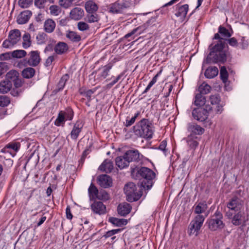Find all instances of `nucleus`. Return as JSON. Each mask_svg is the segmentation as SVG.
<instances>
[{
  "label": "nucleus",
  "mask_w": 249,
  "mask_h": 249,
  "mask_svg": "<svg viewBox=\"0 0 249 249\" xmlns=\"http://www.w3.org/2000/svg\"><path fill=\"white\" fill-rule=\"evenodd\" d=\"M233 33L232 29L229 31L225 27L220 26L218 28V33L214 35L213 39H218L216 42H213L209 46L210 53L206 58L208 63H224L227 57L230 56L228 51V47H226V39L230 37Z\"/></svg>",
  "instance_id": "obj_1"
},
{
  "label": "nucleus",
  "mask_w": 249,
  "mask_h": 249,
  "mask_svg": "<svg viewBox=\"0 0 249 249\" xmlns=\"http://www.w3.org/2000/svg\"><path fill=\"white\" fill-rule=\"evenodd\" d=\"M131 175L133 178L141 181L142 186L148 190L153 186V179L156 176L155 173L152 170L145 167L132 168Z\"/></svg>",
  "instance_id": "obj_2"
},
{
  "label": "nucleus",
  "mask_w": 249,
  "mask_h": 249,
  "mask_svg": "<svg viewBox=\"0 0 249 249\" xmlns=\"http://www.w3.org/2000/svg\"><path fill=\"white\" fill-rule=\"evenodd\" d=\"M133 131L137 136L150 140L153 137L155 130L149 120L142 119L133 126Z\"/></svg>",
  "instance_id": "obj_3"
},
{
  "label": "nucleus",
  "mask_w": 249,
  "mask_h": 249,
  "mask_svg": "<svg viewBox=\"0 0 249 249\" xmlns=\"http://www.w3.org/2000/svg\"><path fill=\"white\" fill-rule=\"evenodd\" d=\"M124 192L127 200L129 202L137 201L142 196V192L138 190L136 185L133 182H129L124 186Z\"/></svg>",
  "instance_id": "obj_4"
},
{
  "label": "nucleus",
  "mask_w": 249,
  "mask_h": 249,
  "mask_svg": "<svg viewBox=\"0 0 249 249\" xmlns=\"http://www.w3.org/2000/svg\"><path fill=\"white\" fill-rule=\"evenodd\" d=\"M205 217L202 214L197 215L191 221L188 227V233L190 235L195 234L197 236L202 226Z\"/></svg>",
  "instance_id": "obj_5"
},
{
  "label": "nucleus",
  "mask_w": 249,
  "mask_h": 249,
  "mask_svg": "<svg viewBox=\"0 0 249 249\" xmlns=\"http://www.w3.org/2000/svg\"><path fill=\"white\" fill-rule=\"evenodd\" d=\"M212 107L209 105H206L205 108L197 107L193 109L192 115L193 118L198 122H205L208 118L209 111Z\"/></svg>",
  "instance_id": "obj_6"
},
{
  "label": "nucleus",
  "mask_w": 249,
  "mask_h": 249,
  "mask_svg": "<svg viewBox=\"0 0 249 249\" xmlns=\"http://www.w3.org/2000/svg\"><path fill=\"white\" fill-rule=\"evenodd\" d=\"M131 5L129 0H117L110 5L109 12L112 14L121 13L124 10L129 8Z\"/></svg>",
  "instance_id": "obj_7"
},
{
  "label": "nucleus",
  "mask_w": 249,
  "mask_h": 249,
  "mask_svg": "<svg viewBox=\"0 0 249 249\" xmlns=\"http://www.w3.org/2000/svg\"><path fill=\"white\" fill-rule=\"evenodd\" d=\"M226 216L231 220V223L236 226H240L245 223L244 212L241 211L236 212H226Z\"/></svg>",
  "instance_id": "obj_8"
},
{
  "label": "nucleus",
  "mask_w": 249,
  "mask_h": 249,
  "mask_svg": "<svg viewBox=\"0 0 249 249\" xmlns=\"http://www.w3.org/2000/svg\"><path fill=\"white\" fill-rule=\"evenodd\" d=\"M228 211L226 212H236L243 209L244 201L237 196H234L227 203Z\"/></svg>",
  "instance_id": "obj_9"
},
{
  "label": "nucleus",
  "mask_w": 249,
  "mask_h": 249,
  "mask_svg": "<svg viewBox=\"0 0 249 249\" xmlns=\"http://www.w3.org/2000/svg\"><path fill=\"white\" fill-rule=\"evenodd\" d=\"M125 156L128 162H139L143 159V155L136 149H132L126 151L124 153Z\"/></svg>",
  "instance_id": "obj_10"
},
{
  "label": "nucleus",
  "mask_w": 249,
  "mask_h": 249,
  "mask_svg": "<svg viewBox=\"0 0 249 249\" xmlns=\"http://www.w3.org/2000/svg\"><path fill=\"white\" fill-rule=\"evenodd\" d=\"M206 223L208 224L209 229L212 231L221 230L225 227V224L222 220L211 217L207 220Z\"/></svg>",
  "instance_id": "obj_11"
},
{
  "label": "nucleus",
  "mask_w": 249,
  "mask_h": 249,
  "mask_svg": "<svg viewBox=\"0 0 249 249\" xmlns=\"http://www.w3.org/2000/svg\"><path fill=\"white\" fill-rule=\"evenodd\" d=\"M83 126L84 124L82 121L79 120L76 122L70 134L71 137L72 139L76 140L77 139L79 134L82 131Z\"/></svg>",
  "instance_id": "obj_12"
},
{
  "label": "nucleus",
  "mask_w": 249,
  "mask_h": 249,
  "mask_svg": "<svg viewBox=\"0 0 249 249\" xmlns=\"http://www.w3.org/2000/svg\"><path fill=\"white\" fill-rule=\"evenodd\" d=\"M91 209L95 213L99 215L106 213V206L101 201H94L91 205Z\"/></svg>",
  "instance_id": "obj_13"
},
{
  "label": "nucleus",
  "mask_w": 249,
  "mask_h": 249,
  "mask_svg": "<svg viewBox=\"0 0 249 249\" xmlns=\"http://www.w3.org/2000/svg\"><path fill=\"white\" fill-rule=\"evenodd\" d=\"M30 57L28 60V63L30 66L36 67L40 62V58L38 51H31L29 54Z\"/></svg>",
  "instance_id": "obj_14"
},
{
  "label": "nucleus",
  "mask_w": 249,
  "mask_h": 249,
  "mask_svg": "<svg viewBox=\"0 0 249 249\" xmlns=\"http://www.w3.org/2000/svg\"><path fill=\"white\" fill-rule=\"evenodd\" d=\"M98 182L101 187L107 188L111 186L112 179L109 176L107 175H102L99 176Z\"/></svg>",
  "instance_id": "obj_15"
},
{
  "label": "nucleus",
  "mask_w": 249,
  "mask_h": 249,
  "mask_svg": "<svg viewBox=\"0 0 249 249\" xmlns=\"http://www.w3.org/2000/svg\"><path fill=\"white\" fill-rule=\"evenodd\" d=\"M187 130L195 135H202L205 131L199 125L193 123H189L187 124Z\"/></svg>",
  "instance_id": "obj_16"
},
{
  "label": "nucleus",
  "mask_w": 249,
  "mask_h": 249,
  "mask_svg": "<svg viewBox=\"0 0 249 249\" xmlns=\"http://www.w3.org/2000/svg\"><path fill=\"white\" fill-rule=\"evenodd\" d=\"M32 13L29 10H26L21 12L18 16L17 21L19 24L26 23L31 18Z\"/></svg>",
  "instance_id": "obj_17"
},
{
  "label": "nucleus",
  "mask_w": 249,
  "mask_h": 249,
  "mask_svg": "<svg viewBox=\"0 0 249 249\" xmlns=\"http://www.w3.org/2000/svg\"><path fill=\"white\" fill-rule=\"evenodd\" d=\"M84 11L80 7H75L70 12V18L74 20H78L81 19L84 16Z\"/></svg>",
  "instance_id": "obj_18"
},
{
  "label": "nucleus",
  "mask_w": 249,
  "mask_h": 249,
  "mask_svg": "<svg viewBox=\"0 0 249 249\" xmlns=\"http://www.w3.org/2000/svg\"><path fill=\"white\" fill-rule=\"evenodd\" d=\"M113 168V164L112 161L111 160L107 159L99 166V170L106 173H109L111 172Z\"/></svg>",
  "instance_id": "obj_19"
},
{
  "label": "nucleus",
  "mask_w": 249,
  "mask_h": 249,
  "mask_svg": "<svg viewBox=\"0 0 249 249\" xmlns=\"http://www.w3.org/2000/svg\"><path fill=\"white\" fill-rule=\"evenodd\" d=\"M131 210L130 205L127 203L120 204L118 206V213L122 216L128 214Z\"/></svg>",
  "instance_id": "obj_20"
},
{
  "label": "nucleus",
  "mask_w": 249,
  "mask_h": 249,
  "mask_svg": "<svg viewBox=\"0 0 249 249\" xmlns=\"http://www.w3.org/2000/svg\"><path fill=\"white\" fill-rule=\"evenodd\" d=\"M68 46L66 43L59 42L55 45L54 50L56 54H62L68 51Z\"/></svg>",
  "instance_id": "obj_21"
},
{
  "label": "nucleus",
  "mask_w": 249,
  "mask_h": 249,
  "mask_svg": "<svg viewBox=\"0 0 249 249\" xmlns=\"http://www.w3.org/2000/svg\"><path fill=\"white\" fill-rule=\"evenodd\" d=\"M9 39H11V41L16 44L18 41L20 40L21 34L20 32L18 29H14L11 30L9 34Z\"/></svg>",
  "instance_id": "obj_22"
},
{
  "label": "nucleus",
  "mask_w": 249,
  "mask_h": 249,
  "mask_svg": "<svg viewBox=\"0 0 249 249\" xmlns=\"http://www.w3.org/2000/svg\"><path fill=\"white\" fill-rule=\"evenodd\" d=\"M56 26L55 22L52 19L48 18L45 20L44 24V30L48 33H51L55 29Z\"/></svg>",
  "instance_id": "obj_23"
},
{
  "label": "nucleus",
  "mask_w": 249,
  "mask_h": 249,
  "mask_svg": "<svg viewBox=\"0 0 249 249\" xmlns=\"http://www.w3.org/2000/svg\"><path fill=\"white\" fill-rule=\"evenodd\" d=\"M113 66V63H109L99 69L101 71L100 73L99 74L100 77L105 79L109 75L110 70Z\"/></svg>",
  "instance_id": "obj_24"
},
{
  "label": "nucleus",
  "mask_w": 249,
  "mask_h": 249,
  "mask_svg": "<svg viewBox=\"0 0 249 249\" xmlns=\"http://www.w3.org/2000/svg\"><path fill=\"white\" fill-rule=\"evenodd\" d=\"M12 84L9 80H3L0 83V93L5 94L12 89Z\"/></svg>",
  "instance_id": "obj_25"
},
{
  "label": "nucleus",
  "mask_w": 249,
  "mask_h": 249,
  "mask_svg": "<svg viewBox=\"0 0 249 249\" xmlns=\"http://www.w3.org/2000/svg\"><path fill=\"white\" fill-rule=\"evenodd\" d=\"M115 162L116 165L120 169L128 166L129 164L124 154L123 156L117 157L116 158Z\"/></svg>",
  "instance_id": "obj_26"
},
{
  "label": "nucleus",
  "mask_w": 249,
  "mask_h": 249,
  "mask_svg": "<svg viewBox=\"0 0 249 249\" xmlns=\"http://www.w3.org/2000/svg\"><path fill=\"white\" fill-rule=\"evenodd\" d=\"M188 9V5L184 4L178 8V11L175 13V15L178 17H179L180 19L183 20L186 17Z\"/></svg>",
  "instance_id": "obj_27"
},
{
  "label": "nucleus",
  "mask_w": 249,
  "mask_h": 249,
  "mask_svg": "<svg viewBox=\"0 0 249 249\" xmlns=\"http://www.w3.org/2000/svg\"><path fill=\"white\" fill-rule=\"evenodd\" d=\"M218 73V70L216 67H210L206 69L205 76L206 78L211 79L215 77Z\"/></svg>",
  "instance_id": "obj_28"
},
{
  "label": "nucleus",
  "mask_w": 249,
  "mask_h": 249,
  "mask_svg": "<svg viewBox=\"0 0 249 249\" xmlns=\"http://www.w3.org/2000/svg\"><path fill=\"white\" fill-rule=\"evenodd\" d=\"M85 7L88 14L96 13L98 8L97 4L92 0L87 1Z\"/></svg>",
  "instance_id": "obj_29"
},
{
  "label": "nucleus",
  "mask_w": 249,
  "mask_h": 249,
  "mask_svg": "<svg viewBox=\"0 0 249 249\" xmlns=\"http://www.w3.org/2000/svg\"><path fill=\"white\" fill-rule=\"evenodd\" d=\"M108 221L113 225L117 227H121L125 225L127 223V220L125 219H119L116 217H110L108 219Z\"/></svg>",
  "instance_id": "obj_30"
},
{
  "label": "nucleus",
  "mask_w": 249,
  "mask_h": 249,
  "mask_svg": "<svg viewBox=\"0 0 249 249\" xmlns=\"http://www.w3.org/2000/svg\"><path fill=\"white\" fill-rule=\"evenodd\" d=\"M208 208L206 202H200L194 207V213L197 215L205 212Z\"/></svg>",
  "instance_id": "obj_31"
},
{
  "label": "nucleus",
  "mask_w": 249,
  "mask_h": 249,
  "mask_svg": "<svg viewBox=\"0 0 249 249\" xmlns=\"http://www.w3.org/2000/svg\"><path fill=\"white\" fill-rule=\"evenodd\" d=\"M66 36L73 42H78L81 40V36L74 31H68Z\"/></svg>",
  "instance_id": "obj_32"
},
{
  "label": "nucleus",
  "mask_w": 249,
  "mask_h": 249,
  "mask_svg": "<svg viewBox=\"0 0 249 249\" xmlns=\"http://www.w3.org/2000/svg\"><path fill=\"white\" fill-rule=\"evenodd\" d=\"M69 79V75L68 74L63 75L59 80L56 89V92H58L63 89L67 81Z\"/></svg>",
  "instance_id": "obj_33"
},
{
  "label": "nucleus",
  "mask_w": 249,
  "mask_h": 249,
  "mask_svg": "<svg viewBox=\"0 0 249 249\" xmlns=\"http://www.w3.org/2000/svg\"><path fill=\"white\" fill-rule=\"evenodd\" d=\"M206 103L205 97L201 94L197 93L196 95L194 104L196 106L201 107Z\"/></svg>",
  "instance_id": "obj_34"
},
{
  "label": "nucleus",
  "mask_w": 249,
  "mask_h": 249,
  "mask_svg": "<svg viewBox=\"0 0 249 249\" xmlns=\"http://www.w3.org/2000/svg\"><path fill=\"white\" fill-rule=\"evenodd\" d=\"M35 73V70L34 68L29 67L23 70L22 75L25 78H31L33 77Z\"/></svg>",
  "instance_id": "obj_35"
},
{
  "label": "nucleus",
  "mask_w": 249,
  "mask_h": 249,
  "mask_svg": "<svg viewBox=\"0 0 249 249\" xmlns=\"http://www.w3.org/2000/svg\"><path fill=\"white\" fill-rule=\"evenodd\" d=\"M19 73L17 71H10L6 74V79L5 80H9L11 82H13L16 80L17 78L19 77Z\"/></svg>",
  "instance_id": "obj_36"
},
{
  "label": "nucleus",
  "mask_w": 249,
  "mask_h": 249,
  "mask_svg": "<svg viewBox=\"0 0 249 249\" xmlns=\"http://www.w3.org/2000/svg\"><path fill=\"white\" fill-rule=\"evenodd\" d=\"M22 46L25 49L29 47L31 45V36L29 33H25L22 37Z\"/></svg>",
  "instance_id": "obj_37"
},
{
  "label": "nucleus",
  "mask_w": 249,
  "mask_h": 249,
  "mask_svg": "<svg viewBox=\"0 0 249 249\" xmlns=\"http://www.w3.org/2000/svg\"><path fill=\"white\" fill-rule=\"evenodd\" d=\"M88 192L90 197L94 198L95 197H97L99 190L97 189V187L91 183L89 188Z\"/></svg>",
  "instance_id": "obj_38"
},
{
  "label": "nucleus",
  "mask_w": 249,
  "mask_h": 249,
  "mask_svg": "<svg viewBox=\"0 0 249 249\" xmlns=\"http://www.w3.org/2000/svg\"><path fill=\"white\" fill-rule=\"evenodd\" d=\"M211 89V87L207 84L203 83L198 88L199 94H206L209 93Z\"/></svg>",
  "instance_id": "obj_39"
},
{
  "label": "nucleus",
  "mask_w": 249,
  "mask_h": 249,
  "mask_svg": "<svg viewBox=\"0 0 249 249\" xmlns=\"http://www.w3.org/2000/svg\"><path fill=\"white\" fill-rule=\"evenodd\" d=\"M99 19V17L96 13H88L86 17V20L89 23L98 22Z\"/></svg>",
  "instance_id": "obj_40"
},
{
  "label": "nucleus",
  "mask_w": 249,
  "mask_h": 249,
  "mask_svg": "<svg viewBox=\"0 0 249 249\" xmlns=\"http://www.w3.org/2000/svg\"><path fill=\"white\" fill-rule=\"evenodd\" d=\"M65 121V117L63 113V111H60L58 115L57 118L55 121L54 124L56 126H60L62 124H64Z\"/></svg>",
  "instance_id": "obj_41"
},
{
  "label": "nucleus",
  "mask_w": 249,
  "mask_h": 249,
  "mask_svg": "<svg viewBox=\"0 0 249 249\" xmlns=\"http://www.w3.org/2000/svg\"><path fill=\"white\" fill-rule=\"evenodd\" d=\"M96 198L101 200H107L109 198V195L105 190H101L99 191Z\"/></svg>",
  "instance_id": "obj_42"
},
{
  "label": "nucleus",
  "mask_w": 249,
  "mask_h": 249,
  "mask_svg": "<svg viewBox=\"0 0 249 249\" xmlns=\"http://www.w3.org/2000/svg\"><path fill=\"white\" fill-rule=\"evenodd\" d=\"M220 75L222 81L224 83H226L228 80V73L225 66H223L221 68Z\"/></svg>",
  "instance_id": "obj_43"
},
{
  "label": "nucleus",
  "mask_w": 249,
  "mask_h": 249,
  "mask_svg": "<svg viewBox=\"0 0 249 249\" xmlns=\"http://www.w3.org/2000/svg\"><path fill=\"white\" fill-rule=\"evenodd\" d=\"M75 0H59L58 3L61 7L65 9H67L72 6L73 2Z\"/></svg>",
  "instance_id": "obj_44"
},
{
  "label": "nucleus",
  "mask_w": 249,
  "mask_h": 249,
  "mask_svg": "<svg viewBox=\"0 0 249 249\" xmlns=\"http://www.w3.org/2000/svg\"><path fill=\"white\" fill-rule=\"evenodd\" d=\"M26 52L23 50H17L12 53L13 57L20 58L24 57L26 55Z\"/></svg>",
  "instance_id": "obj_45"
},
{
  "label": "nucleus",
  "mask_w": 249,
  "mask_h": 249,
  "mask_svg": "<svg viewBox=\"0 0 249 249\" xmlns=\"http://www.w3.org/2000/svg\"><path fill=\"white\" fill-rule=\"evenodd\" d=\"M11 101L10 98L5 95L0 96V106L5 107L8 106L10 104Z\"/></svg>",
  "instance_id": "obj_46"
},
{
  "label": "nucleus",
  "mask_w": 249,
  "mask_h": 249,
  "mask_svg": "<svg viewBox=\"0 0 249 249\" xmlns=\"http://www.w3.org/2000/svg\"><path fill=\"white\" fill-rule=\"evenodd\" d=\"M226 41H227L231 46L236 49H238L239 46V43H238V40L234 37L226 39Z\"/></svg>",
  "instance_id": "obj_47"
},
{
  "label": "nucleus",
  "mask_w": 249,
  "mask_h": 249,
  "mask_svg": "<svg viewBox=\"0 0 249 249\" xmlns=\"http://www.w3.org/2000/svg\"><path fill=\"white\" fill-rule=\"evenodd\" d=\"M49 10L50 13L54 16H58L61 12V8L56 5H51L49 8Z\"/></svg>",
  "instance_id": "obj_48"
},
{
  "label": "nucleus",
  "mask_w": 249,
  "mask_h": 249,
  "mask_svg": "<svg viewBox=\"0 0 249 249\" xmlns=\"http://www.w3.org/2000/svg\"><path fill=\"white\" fill-rule=\"evenodd\" d=\"M124 75V72H121L120 74H119L116 77L114 78V79L111 81L110 83L107 84L106 85V88L109 89L111 87H112L115 84H116L119 80Z\"/></svg>",
  "instance_id": "obj_49"
},
{
  "label": "nucleus",
  "mask_w": 249,
  "mask_h": 249,
  "mask_svg": "<svg viewBox=\"0 0 249 249\" xmlns=\"http://www.w3.org/2000/svg\"><path fill=\"white\" fill-rule=\"evenodd\" d=\"M209 100L212 105H217L220 102V97L218 94L213 95L210 96Z\"/></svg>",
  "instance_id": "obj_50"
},
{
  "label": "nucleus",
  "mask_w": 249,
  "mask_h": 249,
  "mask_svg": "<svg viewBox=\"0 0 249 249\" xmlns=\"http://www.w3.org/2000/svg\"><path fill=\"white\" fill-rule=\"evenodd\" d=\"M64 116L67 119L71 120L73 117V111L71 108L68 107L65 111H63Z\"/></svg>",
  "instance_id": "obj_51"
},
{
  "label": "nucleus",
  "mask_w": 249,
  "mask_h": 249,
  "mask_svg": "<svg viewBox=\"0 0 249 249\" xmlns=\"http://www.w3.org/2000/svg\"><path fill=\"white\" fill-rule=\"evenodd\" d=\"M33 3V0H19L18 5L23 8L29 7Z\"/></svg>",
  "instance_id": "obj_52"
},
{
  "label": "nucleus",
  "mask_w": 249,
  "mask_h": 249,
  "mask_svg": "<svg viewBox=\"0 0 249 249\" xmlns=\"http://www.w3.org/2000/svg\"><path fill=\"white\" fill-rule=\"evenodd\" d=\"M187 142L188 145L192 149H196L198 145V142L192 139L190 136L187 138Z\"/></svg>",
  "instance_id": "obj_53"
},
{
  "label": "nucleus",
  "mask_w": 249,
  "mask_h": 249,
  "mask_svg": "<svg viewBox=\"0 0 249 249\" xmlns=\"http://www.w3.org/2000/svg\"><path fill=\"white\" fill-rule=\"evenodd\" d=\"M238 43H239V46L238 49L245 50L247 49L249 46V42L248 40L246 39L245 37H242L240 41L238 42Z\"/></svg>",
  "instance_id": "obj_54"
},
{
  "label": "nucleus",
  "mask_w": 249,
  "mask_h": 249,
  "mask_svg": "<svg viewBox=\"0 0 249 249\" xmlns=\"http://www.w3.org/2000/svg\"><path fill=\"white\" fill-rule=\"evenodd\" d=\"M139 114H140V112H138L130 120H129L128 119V117H127L126 120V122H125V125L126 127H128V126H131L132 124H133L134 123V122H135L136 119L138 117Z\"/></svg>",
  "instance_id": "obj_55"
},
{
  "label": "nucleus",
  "mask_w": 249,
  "mask_h": 249,
  "mask_svg": "<svg viewBox=\"0 0 249 249\" xmlns=\"http://www.w3.org/2000/svg\"><path fill=\"white\" fill-rule=\"evenodd\" d=\"M37 42L38 44H43L46 41V35L44 33L38 34L36 36Z\"/></svg>",
  "instance_id": "obj_56"
},
{
  "label": "nucleus",
  "mask_w": 249,
  "mask_h": 249,
  "mask_svg": "<svg viewBox=\"0 0 249 249\" xmlns=\"http://www.w3.org/2000/svg\"><path fill=\"white\" fill-rule=\"evenodd\" d=\"M78 29L81 31H86L89 29V25L84 22H79L77 24Z\"/></svg>",
  "instance_id": "obj_57"
},
{
  "label": "nucleus",
  "mask_w": 249,
  "mask_h": 249,
  "mask_svg": "<svg viewBox=\"0 0 249 249\" xmlns=\"http://www.w3.org/2000/svg\"><path fill=\"white\" fill-rule=\"evenodd\" d=\"M20 144L19 142L10 143L6 145L7 148H11L15 151H18L20 147Z\"/></svg>",
  "instance_id": "obj_58"
},
{
  "label": "nucleus",
  "mask_w": 249,
  "mask_h": 249,
  "mask_svg": "<svg viewBox=\"0 0 249 249\" xmlns=\"http://www.w3.org/2000/svg\"><path fill=\"white\" fill-rule=\"evenodd\" d=\"M121 231V230L120 229H114V230H112L109 231L105 233V234L103 236V237H105L106 238L110 237L112 236V235L119 232Z\"/></svg>",
  "instance_id": "obj_59"
},
{
  "label": "nucleus",
  "mask_w": 249,
  "mask_h": 249,
  "mask_svg": "<svg viewBox=\"0 0 249 249\" xmlns=\"http://www.w3.org/2000/svg\"><path fill=\"white\" fill-rule=\"evenodd\" d=\"M9 68L6 63L0 62V76L5 72Z\"/></svg>",
  "instance_id": "obj_60"
},
{
  "label": "nucleus",
  "mask_w": 249,
  "mask_h": 249,
  "mask_svg": "<svg viewBox=\"0 0 249 249\" xmlns=\"http://www.w3.org/2000/svg\"><path fill=\"white\" fill-rule=\"evenodd\" d=\"M22 92V89L14 88L11 90L10 93L14 97H18Z\"/></svg>",
  "instance_id": "obj_61"
},
{
  "label": "nucleus",
  "mask_w": 249,
  "mask_h": 249,
  "mask_svg": "<svg viewBox=\"0 0 249 249\" xmlns=\"http://www.w3.org/2000/svg\"><path fill=\"white\" fill-rule=\"evenodd\" d=\"M46 0H35V4L39 8H43L45 6Z\"/></svg>",
  "instance_id": "obj_62"
},
{
  "label": "nucleus",
  "mask_w": 249,
  "mask_h": 249,
  "mask_svg": "<svg viewBox=\"0 0 249 249\" xmlns=\"http://www.w3.org/2000/svg\"><path fill=\"white\" fill-rule=\"evenodd\" d=\"M14 45H15V44L13 43L11 41V39H10L9 38L8 39H6L5 40H4L2 44L3 47L5 48H11V47L13 46Z\"/></svg>",
  "instance_id": "obj_63"
},
{
  "label": "nucleus",
  "mask_w": 249,
  "mask_h": 249,
  "mask_svg": "<svg viewBox=\"0 0 249 249\" xmlns=\"http://www.w3.org/2000/svg\"><path fill=\"white\" fill-rule=\"evenodd\" d=\"M15 88L18 89L20 88L23 85V82L22 81L21 79H19V77L17 78L16 80L13 82Z\"/></svg>",
  "instance_id": "obj_64"
}]
</instances>
